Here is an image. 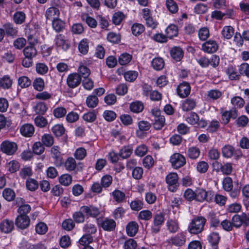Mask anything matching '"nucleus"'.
Instances as JSON below:
<instances>
[{
	"label": "nucleus",
	"instance_id": "1",
	"mask_svg": "<svg viewBox=\"0 0 249 249\" xmlns=\"http://www.w3.org/2000/svg\"><path fill=\"white\" fill-rule=\"evenodd\" d=\"M206 222V219L203 216H197L193 219L188 227V231L191 234H196L201 233Z\"/></svg>",
	"mask_w": 249,
	"mask_h": 249
},
{
	"label": "nucleus",
	"instance_id": "2",
	"mask_svg": "<svg viewBox=\"0 0 249 249\" xmlns=\"http://www.w3.org/2000/svg\"><path fill=\"white\" fill-rule=\"evenodd\" d=\"M164 221V214L161 212L156 213L153 216V224L151 226V232L157 233L160 231L161 226Z\"/></svg>",
	"mask_w": 249,
	"mask_h": 249
},
{
	"label": "nucleus",
	"instance_id": "3",
	"mask_svg": "<svg viewBox=\"0 0 249 249\" xmlns=\"http://www.w3.org/2000/svg\"><path fill=\"white\" fill-rule=\"evenodd\" d=\"M60 150V147L58 145H54L50 149L51 157L54 164L57 167L61 166L64 163Z\"/></svg>",
	"mask_w": 249,
	"mask_h": 249
},
{
	"label": "nucleus",
	"instance_id": "4",
	"mask_svg": "<svg viewBox=\"0 0 249 249\" xmlns=\"http://www.w3.org/2000/svg\"><path fill=\"white\" fill-rule=\"evenodd\" d=\"M178 175L176 173H170L165 178V181L168 184V188L169 191L174 192L178 187Z\"/></svg>",
	"mask_w": 249,
	"mask_h": 249
},
{
	"label": "nucleus",
	"instance_id": "5",
	"mask_svg": "<svg viewBox=\"0 0 249 249\" xmlns=\"http://www.w3.org/2000/svg\"><path fill=\"white\" fill-rule=\"evenodd\" d=\"M18 146L16 142L9 141H3L0 144L1 151L8 155H13L17 151Z\"/></svg>",
	"mask_w": 249,
	"mask_h": 249
},
{
	"label": "nucleus",
	"instance_id": "6",
	"mask_svg": "<svg viewBox=\"0 0 249 249\" xmlns=\"http://www.w3.org/2000/svg\"><path fill=\"white\" fill-rule=\"evenodd\" d=\"M96 221L98 226L106 231H113L116 226V222L113 219L108 218H106L103 220L97 218Z\"/></svg>",
	"mask_w": 249,
	"mask_h": 249
},
{
	"label": "nucleus",
	"instance_id": "7",
	"mask_svg": "<svg viewBox=\"0 0 249 249\" xmlns=\"http://www.w3.org/2000/svg\"><path fill=\"white\" fill-rule=\"evenodd\" d=\"M213 196L211 192H207L203 189L197 188L196 190L195 199L199 202H203L205 200L210 202L213 199Z\"/></svg>",
	"mask_w": 249,
	"mask_h": 249
},
{
	"label": "nucleus",
	"instance_id": "8",
	"mask_svg": "<svg viewBox=\"0 0 249 249\" xmlns=\"http://www.w3.org/2000/svg\"><path fill=\"white\" fill-rule=\"evenodd\" d=\"M170 160L172 166L176 169L182 167L186 163L185 157L179 153L174 154L171 157Z\"/></svg>",
	"mask_w": 249,
	"mask_h": 249
},
{
	"label": "nucleus",
	"instance_id": "9",
	"mask_svg": "<svg viewBox=\"0 0 249 249\" xmlns=\"http://www.w3.org/2000/svg\"><path fill=\"white\" fill-rule=\"evenodd\" d=\"M65 168L66 170L71 172H74L76 174L78 172L82 171V167H78L75 159L72 157H69L64 163Z\"/></svg>",
	"mask_w": 249,
	"mask_h": 249
},
{
	"label": "nucleus",
	"instance_id": "10",
	"mask_svg": "<svg viewBox=\"0 0 249 249\" xmlns=\"http://www.w3.org/2000/svg\"><path fill=\"white\" fill-rule=\"evenodd\" d=\"M81 211L87 217H97L100 214L99 209L93 205L82 206Z\"/></svg>",
	"mask_w": 249,
	"mask_h": 249
},
{
	"label": "nucleus",
	"instance_id": "11",
	"mask_svg": "<svg viewBox=\"0 0 249 249\" xmlns=\"http://www.w3.org/2000/svg\"><path fill=\"white\" fill-rule=\"evenodd\" d=\"M80 75L76 73L70 74L67 78V84L69 87L74 89L78 87L81 83Z\"/></svg>",
	"mask_w": 249,
	"mask_h": 249
},
{
	"label": "nucleus",
	"instance_id": "12",
	"mask_svg": "<svg viewBox=\"0 0 249 249\" xmlns=\"http://www.w3.org/2000/svg\"><path fill=\"white\" fill-rule=\"evenodd\" d=\"M54 42L57 47L60 48L64 51H67L70 47L68 40L66 38L65 36L61 34L56 36Z\"/></svg>",
	"mask_w": 249,
	"mask_h": 249
},
{
	"label": "nucleus",
	"instance_id": "13",
	"mask_svg": "<svg viewBox=\"0 0 249 249\" xmlns=\"http://www.w3.org/2000/svg\"><path fill=\"white\" fill-rule=\"evenodd\" d=\"M177 91L178 96L181 98H185L188 96L191 91L190 84L186 82L180 83L177 89Z\"/></svg>",
	"mask_w": 249,
	"mask_h": 249
},
{
	"label": "nucleus",
	"instance_id": "14",
	"mask_svg": "<svg viewBox=\"0 0 249 249\" xmlns=\"http://www.w3.org/2000/svg\"><path fill=\"white\" fill-rule=\"evenodd\" d=\"M186 242V236L184 232H180L172 236L169 240V243L177 246H183Z\"/></svg>",
	"mask_w": 249,
	"mask_h": 249
},
{
	"label": "nucleus",
	"instance_id": "15",
	"mask_svg": "<svg viewBox=\"0 0 249 249\" xmlns=\"http://www.w3.org/2000/svg\"><path fill=\"white\" fill-rule=\"evenodd\" d=\"M30 219L27 215H18L16 219L15 224L18 228L25 229L30 225Z\"/></svg>",
	"mask_w": 249,
	"mask_h": 249
},
{
	"label": "nucleus",
	"instance_id": "16",
	"mask_svg": "<svg viewBox=\"0 0 249 249\" xmlns=\"http://www.w3.org/2000/svg\"><path fill=\"white\" fill-rule=\"evenodd\" d=\"M14 229L13 221L5 219L0 223V230L4 233H9L12 232Z\"/></svg>",
	"mask_w": 249,
	"mask_h": 249
},
{
	"label": "nucleus",
	"instance_id": "17",
	"mask_svg": "<svg viewBox=\"0 0 249 249\" xmlns=\"http://www.w3.org/2000/svg\"><path fill=\"white\" fill-rule=\"evenodd\" d=\"M218 46L216 41L209 40L202 45V50L207 53H214L218 49Z\"/></svg>",
	"mask_w": 249,
	"mask_h": 249
},
{
	"label": "nucleus",
	"instance_id": "18",
	"mask_svg": "<svg viewBox=\"0 0 249 249\" xmlns=\"http://www.w3.org/2000/svg\"><path fill=\"white\" fill-rule=\"evenodd\" d=\"M237 117V111L235 108L230 111H225L221 116L222 123L226 124L229 122L231 118L235 119Z\"/></svg>",
	"mask_w": 249,
	"mask_h": 249
},
{
	"label": "nucleus",
	"instance_id": "19",
	"mask_svg": "<svg viewBox=\"0 0 249 249\" xmlns=\"http://www.w3.org/2000/svg\"><path fill=\"white\" fill-rule=\"evenodd\" d=\"M60 15V12L58 8L52 6L48 8L45 14V16L47 20H54L58 18Z\"/></svg>",
	"mask_w": 249,
	"mask_h": 249
},
{
	"label": "nucleus",
	"instance_id": "20",
	"mask_svg": "<svg viewBox=\"0 0 249 249\" xmlns=\"http://www.w3.org/2000/svg\"><path fill=\"white\" fill-rule=\"evenodd\" d=\"M167 231L170 233H175L179 229V222L177 219H168L166 223Z\"/></svg>",
	"mask_w": 249,
	"mask_h": 249
},
{
	"label": "nucleus",
	"instance_id": "21",
	"mask_svg": "<svg viewBox=\"0 0 249 249\" xmlns=\"http://www.w3.org/2000/svg\"><path fill=\"white\" fill-rule=\"evenodd\" d=\"M139 225L136 221L129 222L126 226V232L128 236L134 237L138 232Z\"/></svg>",
	"mask_w": 249,
	"mask_h": 249
},
{
	"label": "nucleus",
	"instance_id": "22",
	"mask_svg": "<svg viewBox=\"0 0 249 249\" xmlns=\"http://www.w3.org/2000/svg\"><path fill=\"white\" fill-rule=\"evenodd\" d=\"M20 131L22 136L30 137L33 135L35 132V128L32 124H25L21 126Z\"/></svg>",
	"mask_w": 249,
	"mask_h": 249
},
{
	"label": "nucleus",
	"instance_id": "23",
	"mask_svg": "<svg viewBox=\"0 0 249 249\" xmlns=\"http://www.w3.org/2000/svg\"><path fill=\"white\" fill-rule=\"evenodd\" d=\"M170 55L174 60L178 62L182 59L184 52L180 47H174L170 50Z\"/></svg>",
	"mask_w": 249,
	"mask_h": 249
},
{
	"label": "nucleus",
	"instance_id": "24",
	"mask_svg": "<svg viewBox=\"0 0 249 249\" xmlns=\"http://www.w3.org/2000/svg\"><path fill=\"white\" fill-rule=\"evenodd\" d=\"M23 53L26 58L33 59L36 56L37 52L34 45H30L24 48Z\"/></svg>",
	"mask_w": 249,
	"mask_h": 249
},
{
	"label": "nucleus",
	"instance_id": "25",
	"mask_svg": "<svg viewBox=\"0 0 249 249\" xmlns=\"http://www.w3.org/2000/svg\"><path fill=\"white\" fill-rule=\"evenodd\" d=\"M133 152V147L130 145L124 146L119 151V156L122 159L129 158Z\"/></svg>",
	"mask_w": 249,
	"mask_h": 249
},
{
	"label": "nucleus",
	"instance_id": "26",
	"mask_svg": "<svg viewBox=\"0 0 249 249\" xmlns=\"http://www.w3.org/2000/svg\"><path fill=\"white\" fill-rule=\"evenodd\" d=\"M196 106V101L194 99L188 98L183 102L181 108L184 111H189L193 109Z\"/></svg>",
	"mask_w": 249,
	"mask_h": 249
},
{
	"label": "nucleus",
	"instance_id": "27",
	"mask_svg": "<svg viewBox=\"0 0 249 249\" xmlns=\"http://www.w3.org/2000/svg\"><path fill=\"white\" fill-rule=\"evenodd\" d=\"M3 28L4 33L8 36H15L17 34L18 30L12 23H6L3 25Z\"/></svg>",
	"mask_w": 249,
	"mask_h": 249
},
{
	"label": "nucleus",
	"instance_id": "28",
	"mask_svg": "<svg viewBox=\"0 0 249 249\" xmlns=\"http://www.w3.org/2000/svg\"><path fill=\"white\" fill-rule=\"evenodd\" d=\"M167 37L172 38L178 35V27L175 24H171L168 26L165 30Z\"/></svg>",
	"mask_w": 249,
	"mask_h": 249
},
{
	"label": "nucleus",
	"instance_id": "29",
	"mask_svg": "<svg viewBox=\"0 0 249 249\" xmlns=\"http://www.w3.org/2000/svg\"><path fill=\"white\" fill-rule=\"evenodd\" d=\"M13 21L17 24H21L25 22L26 15L22 11H17L13 15Z\"/></svg>",
	"mask_w": 249,
	"mask_h": 249
},
{
	"label": "nucleus",
	"instance_id": "30",
	"mask_svg": "<svg viewBox=\"0 0 249 249\" xmlns=\"http://www.w3.org/2000/svg\"><path fill=\"white\" fill-rule=\"evenodd\" d=\"M164 61L161 57H156L151 62V65L156 71L161 70L164 66Z\"/></svg>",
	"mask_w": 249,
	"mask_h": 249
},
{
	"label": "nucleus",
	"instance_id": "31",
	"mask_svg": "<svg viewBox=\"0 0 249 249\" xmlns=\"http://www.w3.org/2000/svg\"><path fill=\"white\" fill-rule=\"evenodd\" d=\"M52 26L53 29L57 32L63 31L65 27V23L59 18L52 21Z\"/></svg>",
	"mask_w": 249,
	"mask_h": 249
},
{
	"label": "nucleus",
	"instance_id": "32",
	"mask_svg": "<svg viewBox=\"0 0 249 249\" xmlns=\"http://www.w3.org/2000/svg\"><path fill=\"white\" fill-rule=\"evenodd\" d=\"M12 83V80L8 75H4L2 77H0V87L3 89L10 88Z\"/></svg>",
	"mask_w": 249,
	"mask_h": 249
},
{
	"label": "nucleus",
	"instance_id": "33",
	"mask_svg": "<svg viewBox=\"0 0 249 249\" xmlns=\"http://www.w3.org/2000/svg\"><path fill=\"white\" fill-rule=\"evenodd\" d=\"M41 140V142L44 146L48 147L52 146L54 143V138L51 134H44L42 136Z\"/></svg>",
	"mask_w": 249,
	"mask_h": 249
},
{
	"label": "nucleus",
	"instance_id": "34",
	"mask_svg": "<svg viewBox=\"0 0 249 249\" xmlns=\"http://www.w3.org/2000/svg\"><path fill=\"white\" fill-rule=\"evenodd\" d=\"M81 207L78 211L75 212L73 213L72 218L74 222L77 223H82L85 221V215L84 213L81 211Z\"/></svg>",
	"mask_w": 249,
	"mask_h": 249
},
{
	"label": "nucleus",
	"instance_id": "35",
	"mask_svg": "<svg viewBox=\"0 0 249 249\" xmlns=\"http://www.w3.org/2000/svg\"><path fill=\"white\" fill-rule=\"evenodd\" d=\"M72 176L69 174H64L59 177V182L65 186H69L72 182Z\"/></svg>",
	"mask_w": 249,
	"mask_h": 249
},
{
	"label": "nucleus",
	"instance_id": "36",
	"mask_svg": "<svg viewBox=\"0 0 249 249\" xmlns=\"http://www.w3.org/2000/svg\"><path fill=\"white\" fill-rule=\"evenodd\" d=\"M48 109V107L46 103L44 102H38L34 107L35 111L39 115L44 114Z\"/></svg>",
	"mask_w": 249,
	"mask_h": 249
},
{
	"label": "nucleus",
	"instance_id": "37",
	"mask_svg": "<svg viewBox=\"0 0 249 249\" xmlns=\"http://www.w3.org/2000/svg\"><path fill=\"white\" fill-rule=\"evenodd\" d=\"M234 30L233 28L231 26H225L222 31L221 34L223 37L227 39L231 38L233 35Z\"/></svg>",
	"mask_w": 249,
	"mask_h": 249
},
{
	"label": "nucleus",
	"instance_id": "38",
	"mask_svg": "<svg viewBox=\"0 0 249 249\" xmlns=\"http://www.w3.org/2000/svg\"><path fill=\"white\" fill-rule=\"evenodd\" d=\"M234 147L231 145H226L222 149V153L223 157L226 158H231L234 152Z\"/></svg>",
	"mask_w": 249,
	"mask_h": 249
},
{
	"label": "nucleus",
	"instance_id": "39",
	"mask_svg": "<svg viewBox=\"0 0 249 249\" xmlns=\"http://www.w3.org/2000/svg\"><path fill=\"white\" fill-rule=\"evenodd\" d=\"M165 124V119L164 116L156 117L153 123V127L156 130H160Z\"/></svg>",
	"mask_w": 249,
	"mask_h": 249
},
{
	"label": "nucleus",
	"instance_id": "40",
	"mask_svg": "<svg viewBox=\"0 0 249 249\" xmlns=\"http://www.w3.org/2000/svg\"><path fill=\"white\" fill-rule=\"evenodd\" d=\"M2 196L6 200L11 201L15 199L16 195L15 192L12 189L7 188L3 190Z\"/></svg>",
	"mask_w": 249,
	"mask_h": 249
},
{
	"label": "nucleus",
	"instance_id": "41",
	"mask_svg": "<svg viewBox=\"0 0 249 249\" xmlns=\"http://www.w3.org/2000/svg\"><path fill=\"white\" fill-rule=\"evenodd\" d=\"M242 194L243 197V201L246 207H249V185H246L242 189Z\"/></svg>",
	"mask_w": 249,
	"mask_h": 249
},
{
	"label": "nucleus",
	"instance_id": "42",
	"mask_svg": "<svg viewBox=\"0 0 249 249\" xmlns=\"http://www.w3.org/2000/svg\"><path fill=\"white\" fill-rule=\"evenodd\" d=\"M145 30L144 26L140 23H134L131 27L132 33L135 36L142 34Z\"/></svg>",
	"mask_w": 249,
	"mask_h": 249
},
{
	"label": "nucleus",
	"instance_id": "43",
	"mask_svg": "<svg viewBox=\"0 0 249 249\" xmlns=\"http://www.w3.org/2000/svg\"><path fill=\"white\" fill-rule=\"evenodd\" d=\"M112 196L113 199L118 203L122 202L125 197V194L119 190H115L112 193Z\"/></svg>",
	"mask_w": 249,
	"mask_h": 249
},
{
	"label": "nucleus",
	"instance_id": "44",
	"mask_svg": "<svg viewBox=\"0 0 249 249\" xmlns=\"http://www.w3.org/2000/svg\"><path fill=\"white\" fill-rule=\"evenodd\" d=\"M33 85L34 89L38 91H43L45 88L44 80L40 77L36 78L33 83Z\"/></svg>",
	"mask_w": 249,
	"mask_h": 249
},
{
	"label": "nucleus",
	"instance_id": "45",
	"mask_svg": "<svg viewBox=\"0 0 249 249\" xmlns=\"http://www.w3.org/2000/svg\"><path fill=\"white\" fill-rule=\"evenodd\" d=\"M98 99L96 95H90L86 99V104L89 107L94 108L98 104Z\"/></svg>",
	"mask_w": 249,
	"mask_h": 249
},
{
	"label": "nucleus",
	"instance_id": "46",
	"mask_svg": "<svg viewBox=\"0 0 249 249\" xmlns=\"http://www.w3.org/2000/svg\"><path fill=\"white\" fill-rule=\"evenodd\" d=\"M93 238L89 234L83 235L79 240V243L83 246L86 247L93 242Z\"/></svg>",
	"mask_w": 249,
	"mask_h": 249
},
{
	"label": "nucleus",
	"instance_id": "47",
	"mask_svg": "<svg viewBox=\"0 0 249 249\" xmlns=\"http://www.w3.org/2000/svg\"><path fill=\"white\" fill-rule=\"evenodd\" d=\"M223 189L226 192L231 191L233 188L232 179L231 177H227L225 178L222 181Z\"/></svg>",
	"mask_w": 249,
	"mask_h": 249
},
{
	"label": "nucleus",
	"instance_id": "48",
	"mask_svg": "<svg viewBox=\"0 0 249 249\" xmlns=\"http://www.w3.org/2000/svg\"><path fill=\"white\" fill-rule=\"evenodd\" d=\"M33 152L36 155H41L45 151L44 145L40 142H37L34 143L32 146Z\"/></svg>",
	"mask_w": 249,
	"mask_h": 249
},
{
	"label": "nucleus",
	"instance_id": "49",
	"mask_svg": "<svg viewBox=\"0 0 249 249\" xmlns=\"http://www.w3.org/2000/svg\"><path fill=\"white\" fill-rule=\"evenodd\" d=\"M226 73L231 80H237L239 78L240 75L237 74L235 69L231 66H229L227 68L226 70Z\"/></svg>",
	"mask_w": 249,
	"mask_h": 249
},
{
	"label": "nucleus",
	"instance_id": "50",
	"mask_svg": "<svg viewBox=\"0 0 249 249\" xmlns=\"http://www.w3.org/2000/svg\"><path fill=\"white\" fill-rule=\"evenodd\" d=\"M199 149L196 147H190L187 151V155L191 159H196L200 155Z\"/></svg>",
	"mask_w": 249,
	"mask_h": 249
},
{
	"label": "nucleus",
	"instance_id": "51",
	"mask_svg": "<svg viewBox=\"0 0 249 249\" xmlns=\"http://www.w3.org/2000/svg\"><path fill=\"white\" fill-rule=\"evenodd\" d=\"M125 16L122 12H117L114 13L112 16V20L113 23L115 25H119L124 19Z\"/></svg>",
	"mask_w": 249,
	"mask_h": 249
},
{
	"label": "nucleus",
	"instance_id": "52",
	"mask_svg": "<svg viewBox=\"0 0 249 249\" xmlns=\"http://www.w3.org/2000/svg\"><path fill=\"white\" fill-rule=\"evenodd\" d=\"M81 18L82 20L85 21L90 27L95 28L97 26V21L88 14L82 15Z\"/></svg>",
	"mask_w": 249,
	"mask_h": 249
},
{
	"label": "nucleus",
	"instance_id": "53",
	"mask_svg": "<svg viewBox=\"0 0 249 249\" xmlns=\"http://www.w3.org/2000/svg\"><path fill=\"white\" fill-rule=\"evenodd\" d=\"M6 168L10 172L14 173L19 170L20 164L18 161L12 160L7 164Z\"/></svg>",
	"mask_w": 249,
	"mask_h": 249
},
{
	"label": "nucleus",
	"instance_id": "54",
	"mask_svg": "<svg viewBox=\"0 0 249 249\" xmlns=\"http://www.w3.org/2000/svg\"><path fill=\"white\" fill-rule=\"evenodd\" d=\"M26 186L28 190L34 191L38 188V183L36 180L30 178L26 181Z\"/></svg>",
	"mask_w": 249,
	"mask_h": 249
},
{
	"label": "nucleus",
	"instance_id": "55",
	"mask_svg": "<svg viewBox=\"0 0 249 249\" xmlns=\"http://www.w3.org/2000/svg\"><path fill=\"white\" fill-rule=\"evenodd\" d=\"M84 231L87 234H89L91 235L97 232V230L96 226L90 223L87 222L83 227Z\"/></svg>",
	"mask_w": 249,
	"mask_h": 249
},
{
	"label": "nucleus",
	"instance_id": "56",
	"mask_svg": "<svg viewBox=\"0 0 249 249\" xmlns=\"http://www.w3.org/2000/svg\"><path fill=\"white\" fill-rule=\"evenodd\" d=\"M220 237L217 232L211 233L208 237L209 242L213 246H216L220 240Z\"/></svg>",
	"mask_w": 249,
	"mask_h": 249
},
{
	"label": "nucleus",
	"instance_id": "57",
	"mask_svg": "<svg viewBox=\"0 0 249 249\" xmlns=\"http://www.w3.org/2000/svg\"><path fill=\"white\" fill-rule=\"evenodd\" d=\"M144 107L142 103L141 102H135L131 103L130 105L131 111L134 113H139L143 109Z\"/></svg>",
	"mask_w": 249,
	"mask_h": 249
},
{
	"label": "nucleus",
	"instance_id": "58",
	"mask_svg": "<svg viewBox=\"0 0 249 249\" xmlns=\"http://www.w3.org/2000/svg\"><path fill=\"white\" fill-rule=\"evenodd\" d=\"M89 44L87 39H82L79 43L78 45V49L79 52L83 54H86L89 51Z\"/></svg>",
	"mask_w": 249,
	"mask_h": 249
},
{
	"label": "nucleus",
	"instance_id": "59",
	"mask_svg": "<svg viewBox=\"0 0 249 249\" xmlns=\"http://www.w3.org/2000/svg\"><path fill=\"white\" fill-rule=\"evenodd\" d=\"M186 121L191 125H195L199 121V116L197 114L194 112H191L189 115L185 119Z\"/></svg>",
	"mask_w": 249,
	"mask_h": 249
},
{
	"label": "nucleus",
	"instance_id": "60",
	"mask_svg": "<svg viewBox=\"0 0 249 249\" xmlns=\"http://www.w3.org/2000/svg\"><path fill=\"white\" fill-rule=\"evenodd\" d=\"M121 36L114 32H109L107 36V40L114 44L119 43L121 41Z\"/></svg>",
	"mask_w": 249,
	"mask_h": 249
},
{
	"label": "nucleus",
	"instance_id": "61",
	"mask_svg": "<svg viewBox=\"0 0 249 249\" xmlns=\"http://www.w3.org/2000/svg\"><path fill=\"white\" fill-rule=\"evenodd\" d=\"M18 84L21 88H26L31 85V81L27 76H21L18 79Z\"/></svg>",
	"mask_w": 249,
	"mask_h": 249
},
{
	"label": "nucleus",
	"instance_id": "62",
	"mask_svg": "<svg viewBox=\"0 0 249 249\" xmlns=\"http://www.w3.org/2000/svg\"><path fill=\"white\" fill-rule=\"evenodd\" d=\"M52 131L56 137H60L64 133L65 129L64 126L61 124H56L52 128Z\"/></svg>",
	"mask_w": 249,
	"mask_h": 249
},
{
	"label": "nucleus",
	"instance_id": "63",
	"mask_svg": "<svg viewBox=\"0 0 249 249\" xmlns=\"http://www.w3.org/2000/svg\"><path fill=\"white\" fill-rule=\"evenodd\" d=\"M66 113V109L62 107H57L53 110V114L56 118H62L65 116Z\"/></svg>",
	"mask_w": 249,
	"mask_h": 249
},
{
	"label": "nucleus",
	"instance_id": "64",
	"mask_svg": "<svg viewBox=\"0 0 249 249\" xmlns=\"http://www.w3.org/2000/svg\"><path fill=\"white\" fill-rule=\"evenodd\" d=\"M166 5L167 8L172 13H176L178 11V4L173 0H166Z\"/></svg>",
	"mask_w": 249,
	"mask_h": 249
}]
</instances>
